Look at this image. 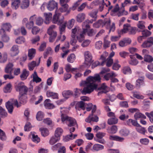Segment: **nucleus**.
Masks as SVG:
<instances>
[{"instance_id":"c03bdc74","label":"nucleus","mask_w":153,"mask_h":153,"mask_svg":"<svg viewBox=\"0 0 153 153\" xmlns=\"http://www.w3.org/2000/svg\"><path fill=\"white\" fill-rule=\"evenodd\" d=\"M29 5V0H24L21 4V7L22 9H25L27 8Z\"/></svg>"},{"instance_id":"b1692460","label":"nucleus","mask_w":153,"mask_h":153,"mask_svg":"<svg viewBox=\"0 0 153 153\" xmlns=\"http://www.w3.org/2000/svg\"><path fill=\"white\" fill-rule=\"evenodd\" d=\"M2 100L0 101V105L2 104ZM7 114L6 111L1 106H0V117L4 118L7 117Z\"/></svg>"},{"instance_id":"6e6552de","label":"nucleus","mask_w":153,"mask_h":153,"mask_svg":"<svg viewBox=\"0 0 153 153\" xmlns=\"http://www.w3.org/2000/svg\"><path fill=\"white\" fill-rule=\"evenodd\" d=\"M55 28V25H52L49 27L48 30V34L50 36L49 39V41L51 42H53L54 40L57 36V33L53 30V29Z\"/></svg>"},{"instance_id":"37998d69","label":"nucleus","mask_w":153,"mask_h":153,"mask_svg":"<svg viewBox=\"0 0 153 153\" xmlns=\"http://www.w3.org/2000/svg\"><path fill=\"white\" fill-rule=\"evenodd\" d=\"M118 122V119L115 117H111L108 119V124L111 125L114 124H116Z\"/></svg>"},{"instance_id":"473e14b6","label":"nucleus","mask_w":153,"mask_h":153,"mask_svg":"<svg viewBox=\"0 0 153 153\" xmlns=\"http://www.w3.org/2000/svg\"><path fill=\"white\" fill-rule=\"evenodd\" d=\"M65 70L67 72H71L73 73H74L75 71H77V69L76 68H72L70 64H68L66 65L65 67Z\"/></svg>"},{"instance_id":"f704fd0d","label":"nucleus","mask_w":153,"mask_h":153,"mask_svg":"<svg viewBox=\"0 0 153 153\" xmlns=\"http://www.w3.org/2000/svg\"><path fill=\"white\" fill-rule=\"evenodd\" d=\"M100 90H102L101 93H106L108 92L109 90V87L107 86L105 83L102 84L99 88Z\"/></svg>"},{"instance_id":"4468645a","label":"nucleus","mask_w":153,"mask_h":153,"mask_svg":"<svg viewBox=\"0 0 153 153\" xmlns=\"http://www.w3.org/2000/svg\"><path fill=\"white\" fill-rule=\"evenodd\" d=\"M105 135V133L104 132H99L96 134V137L98 138L95 140L97 142L100 143L102 144H104L105 143V141L103 139H100L103 138Z\"/></svg>"},{"instance_id":"a19ab883","label":"nucleus","mask_w":153,"mask_h":153,"mask_svg":"<svg viewBox=\"0 0 153 153\" xmlns=\"http://www.w3.org/2000/svg\"><path fill=\"white\" fill-rule=\"evenodd\" d=\"M98 11V10L97 9L93 10L92 11L89 13L88 15L91 17L97 20V14Z\"/></svg>"},{"instance_id":"dca6fc26","label":"nucleus","mask_w":153,"mask_h":153,"mask_svg":"<svg viewBox=\"0 0 153 153\" xmlns=\"http://www.w3.org/2000/svg\"><path fill=\"white\" fill-rule=\"evenodd\" d=\"M145 84L143 77H141L138 79L136 81V86L138 88L145 86Z\"/></svg>"},{"instance_id":"39448f33","label":"nucleus","mask_w":153,"mask_h":153,"mask_svg":"<svg viewBox=\"0 0 153 153\" xmlns=\"http://www.w3.org/2000/svg\"><path fill=\"white\" fill-rule=\"evenodd\" d=\"M15 88L16 91L19 92V95L27 94L28 90V88L22 82L16 84L15 85Z\"/></svg>"},{"instance_id":"69168bd1","label":"nucleus","mask_w":153,"mask_h":153,"mask_svg":"<svg viewBox=\"0 0 153 153\" xmlns=\"http://www.w3.org/2000/svg\"><path fill=\"white\" fill-rule=\"evenodd\" d=\"M123 72L125 74H131V71L129 67L126 66L123 68Z\"/></svg>"},{"instance_id":"f3484780","label":"nucleus","mask_w":153,"mask_h":153,"mask_svg":"<svg viewBox=\"0 0 153 153\" xmlns=\"http://www.w3.org/2000/svg\"><path fill=\"white\" fill-rule=\"evenodd\" d=\"M44 105L45 108L48 109H52L55 108V106L51 103V100L49 99H46L44 102Z\"/></svg>"},{"instance_id":"680f3d73","label":"nucleus","mask_w":153,"mask_h":153,"mask_svg":"<svg viewBox=\"0 0 153 153\" xmlns=\"http://www.w3.org/2000/svg\"><path fill=\"white\" fill-rule=\"evenodd\" d=\"M114 77H112L111 78V82L110 85V86L112 88V91H114L115 90V88L112 85V83H116L119 82L118 80Z\"/></svg>"},{"instance_id":"f257e3e1","label":"nucleus","mask_w":153,"mask_h":153,"mask_svg":"<svg viewBox=\"0 0 153 153\" xmlns=\"http://www.w3.org/2000/svg\"><path fill=\"white\" fill-rule=\"evenodd\" d=\"M100 80L101 78L98 74H95L93 76H88L85 81H82L80 83V86L84 87L82 90L77 88L74 89V96L76 97L81 93L83 94L90 93L97 88V84L96 82H100Z\"/></svg>"},{"instance_id":"1a4fd4ad","label":"nucleus","mask_w":153,"mask_h":153,"mask_svg":"<svg viewBox=\"0 0 153 153\" xmlns=\"http://www.w3.org/2000/svg\"><path fill=\"white\" fill-rule=\"evenodd\" d=\"M84 56L85 63L86 65V67H88L93 62L92 56L91 53L88 51H86L84 52Z\"/></svg>"},{"instance_id":"9b49d317","label":"nucleus","mask_w":153,"mask_h":153,"mask_svg":"<svg viewBox=\"0 0 153 153\" xmlns=\"http://www.w3.org/2000/svg\"><path fill=\"white\" fill-rule=\"evenodd\" d=\"M75 130V128L74 127H72L70 129V131L71 134L67 135L64 137L63 140L65 142H67L70 140H72L75 139L77 136V134H73L71 133L72 132H74Z\"/></svg>"},{"instance_id":"f03ea898","label":"nucleus","mask_w":153,"mask_h":153,"mask_svg":"<svg viewBox=\"0 0 153 153\" xmlns=\"http://www.w3.org/2000/svg\"><path fill=\"white\" fill-rule=\"evenodd\" d=\"M69 0H60V2L62 7L59 9L55 10V14L53 16L52 22L53 23L60 24L63 22L62 19H60L61 13L66 12L67 14L70 13V10H68V5L66 4Z\"/></svg>"},{"instance_id":"6ab92c4d","label":"nucleus","mask_w":153,"mask_h":153,"mask_svg":"<svg viewBox=\"0 0 153 153\" xmlns=\"http://www.w3.org/2000/svg\"><path fill=\"white\" fill-rule=\"evenodd\" d=\"M60 19H63V22H62L60 24H57L56 23V24H57L58 25H60L59 27V30L60 31V33L61 35L64 32H65V28L66 26V23H64L63 24H62L63 22V20H64V17L63 16L61 17V16L60 17Z\"/></svg>"},{"instance_id":"c756f323","label":"nucleus","mask_w":153,"mask_h":153,"mask_svg":"<svg viewBox=\"0 0 153 153\" xmlns=\"http://www.w3.org/2000/svg\"><path fill=\"white\" fill-rule=\"evenodd\" d=\"M36 53V50L32 48L28 50V56L29 60L32 59L35 56Z\"/></svg>"},{"instance_id":"5701e85b","label":"nucleus","mask_w":153,"mask_h":153,"mask_svg":"<svg viewBox=\"0 0 153 153\" xmlns=\"http://www.w3.org/2000/svg\"><path fill=\"white\" fill-rule=\"evenodd\" d=\"M29 74V72L26 69L23 70L21 74L20 75V77L22 80H25Z\"/></svg>"},{"instance_id":"bf43d9fd","label":"nucleus","mask_w":153,"mask_h":153,"mask_svg":"<svg viewBox=\"0 0 153 153\" xmlns=\"http://www.w3.org/2000/svg\"><path fill=\"white\" fill-rule=\"evenodd\" d=\"M108 55V53L106 52H104L103 54L101 55L100 58V60L101 61V65H103L104 62L105 61L106 57Z\"/></svg>"},{"instance_id":"e433bc0d","label":"nucleus","mask_w":153,"mask_h":153,"mask_svg":"<svg viewBox=\"0 0 153 153\" xmlns=\"http://www.w3.org/2000/svg\"><path fill=\"white\" fill-rule=\"evenodd\" d=\"M42 135L44 137L48 136L49 134V131L48 129L45 128H40Z\"/></svg>"},{"instance_id":"bb28decb","label":"nucleus","mask_w":153,"mask_h":153,"mask_svg":"<svg viewBox=\"0 0 153 153\" xmlns=\"http://www.w3.org/2000/svg\"><path fill=\"white\" fill-rule=\"evenodd\" d=\"M117 76V74H116L114 72L111 71V72L106 73L105 74L104 76V78L106 80H108L110 78H111L112 77H116Z\"/></svg>"},{"instance_id":"cd10ccee","label":"nucleus","mask_w":153,"mask_h":153,"mask_svg":"<svg viewBox=\"0 0 153 153\" xmlns=\"http://www.w3.org/2000/svg\"><path fill=\"white\" fill-rule=\"evenodd\" d=\"M104 146L100 144H96L93 146L92 149H91L93 151H98L103 149Z\"/></svg>"},{"instance_id":"7c9ffc66","label":"nucleus","mask_w":153,"mask_h":153,"mask_svg":"<svg viewBox=\"0 0 153 153\" xmlns=\"http://www.w3.org/2000/svg\"><path fill=\"white\" fill-rule=\"evenodd\" d=\"M63 131V129L61 128L58 127L55 131L54 135L60 139V137L62 136Z\"/></svg>"},{"instance_id":"c9c22d12","label":"nucleus","mask_w":153,"mask_h":153,"mask_svg":"<svg viewBox=\"0 0 153 153\" xmlns=\"http://www.w3.org/2000/svg\"><path fill=\"white\" fill-rule=\"evenodd\" d=\"M137 131L138 133L143 134H145L146 131L145 128L143 127H142L140 125L136 127L135 128Z\"/></svg>"},{"instance_id":"72a5a7b5","label":"nucleus","mask_w":153,"mask_h":153,"mask_svg":"<svg viewBox=\"0 0 153 153\" xmlns=\"http://www.w3.org/2000/svg\"><path fill=\"white\" fill-rule=\"evenodd\" d=\"M20 0H15L11 2V7L13 9H17L20 4Z\"/></svg>"},{"instance_id":"a211bd4d","label":"nucleus","mask_w":153,"mask_h":153,"mask_svg":"<svg viewBox=\"0 0 153 153\" xmlns=\"http://www.w3.org/2000/svg\"><path fill=\"white\" fill-rule=\"evenodd\" d=\"M85 103L82 101L77 102L75 108L77 110L80 111L81 110H84L85 108Z\"/></svg>"},{"instance_id":"e2e57ef3","label":"nucleus","mask_w":153,"mask_h":153,"mask_svg":"<svg viewBox=\"0 0 153 153\" xmlns=\"http://www.w3.org/2000/svg\"><path fill=\"white\" fill-rule=\"evenodd\" d=\"M7 139V137L5 133L0 129V140L2 141H5Z\"/></svg>"},{"instance_id":"f8f14e48","label":"nucleus","mask_w":153,"mask_h":153,"mask_svg":"<svg viewBox=\"0 0 153 153\" xmlns=\"http://www.w3.org/2000/svg\"><path fill=\"white\" fill-rule=\"evenodd\" d=\"M97 20L94 19H92L91 20L88 19H86L82 23V30H83L84 29H86L87 31H88V29H89L90 27V26L89 24L90 23L92 24L95 21Z\"/></svg>"},{"instance_id":"393cba45","label":"nucleus","mask_w":153,"mask_h":153,"mask_svg":"<svg viewBox=\"0 0 153 153\" xmlns=\"http://www.w3.org/2000/svg\"><path fill=\"white\" fill-rule=\"evenodd\" d=\"M27 94L19 95V103L21 104H25L27 101Z\"/></svg>"},{"instance_id":"ea45409f","label":"nucleus","mask_w":153,"mask_h":153,"mask_svg":"<svg viewBox=\"0 0 153 153\" xmlns=\"http://www.w3.org/2000/svg\"><path fill=\"white\" fill-rule=\"evenodd\" d=\"M44 16L45 17L46 21L45 23L47 24L49 23V21L51 20L52 18V14L51 13H44Z\"/></svg>"},{"instance_id":"0e129e2a","label":"nucleus","mask_w":153,"mask_h":153,"mask_svg":"<svg viewBox=\"0 0 153 153\" xmlns=\"http://www.w3.org/2000/svg\"><path fill=\"white\" fill-rule=\"evenodd\" d=\"M119 10V7L118 5L117 4L115 7H114V9L112 11L111 14L112 16H114L116 15H117L118 13V12Z\"/></svg>"},{"instance_id":"9d476101","label":"nucleus","mask_w":153,"mask_h":153,"mask_svg":"<svg viewBox=\"0 0 153 153\" xmlns=\"http://www.w3.org/2000/svg\"><path fill=\"white\" fill-rule=\"evenodd\" d=\"M46 7L48 10L50 11L58 9L57 3L54 0H50L46 3Z\"/></svg>"},{"instance_id":"aec40b11","label":"nucleus","mask_w":153,"mask_h":153,"mask_svg":"<svg viewBox=\"0 0 153 153\" xmlns=\"http://www.w3.org/2000/svg\"><path fill=\"white\" fill-rule=\"evenodd\" d=\"M10 50L12 52L11 55L13 56H16L19 53L18 46L17 45H13Z\"/></svg>"},{"instance_id":"49530a36","label":"nucleus","mask_w":153,"mask_h":153,"mask_svg":"<svg viewBox=\"0 0 153 153\" xmlns=\"http://www.w3.org/2000/svg\"><path fill=\"white\" fill-rule=\"evenodd\" d=\"M134 55H130V58L131 59L129 61V62L130 64L133 65H137L138 63V61L135 59H133Z\"/></svg>"},{"instance_id":"338daca9","label":"nucleus","mask_w":153,"mask_h":153,"mask_svg":"<svg viewBox=\"0 0 153 153\" xmlns=\"http://www.w3.org/2000/svg\"><path fill=\"white\" fill-rule=\"evenodd\" d=\"M133 96L139 99H143L144 97L143 96L139 94L138 92L135 91L133 93Z\"/></svg>"},{"instance_id":"09e8293b","label":"nucleus","mask_w":153,"mask_h":153,"mask_svg":"<svg viewBox=\"0 0 153 153\" xmlns=\"http://www.w3.org/2000/svg\"><path fill=\"white\" fill-rule=\"evenodd\" d=\"M53 51L51 48L49 47H48L46 49L44 53V57L45 58H46L48 55H51Z\"/></svg>"},{"instance_id":"4d7b16f0","label":"nucleus","mask_w":153,"mask_h":153,"mask_svg":"<svg viewBox=\"0 0 153 153\" xmlns=\"http://www.w3.org/2000/svg\"><path fill=\"white\" fill-rule=\"evenodd\" d=\"M32 76H33V80L30 81V84H31L33 82H36V83H38V76L37 75L36 72L34 71Z\"/></svg>"},{"instance_id":"58836bf2","label":"nucleus","mask_w":153,"mask_h":153,"mask_svg":"<svg viewBox=\"0 0 153 153\" xmlns=\"http://www.w3.org/2000/svg\"><path fill=\"white\" fill-rule=\"evenodd\" d=\"M60 140V139L54 135L51 137L50 138L49 143L51 145H53L57 142L59 141Z\"/></svg>"},{"instance_id":"0eeeda50","label":"nucleus","mask_w":153,"mask_h":153,"mask_svg":"<svg viewBox=\"0 0 153 153\" xmlns=\"http://www.w3.org/2000/svg\"><path fill=\"white\" fill-rule=\"evenodd\" d=\"M11 102L8 101L6 104V107L8 112L10 114H11L13 112V105L16 106L17 108L20 106L18 104V101L16 99H12Z\"/></svg>"},{"instance_id":"a878e982","label":"nucleus","mask_w":153,"mask_h":153,"mask_svg":"<svg viewBox=\"0 0 153 153\" xmlns=\"http://www.w3.org/2000/svg\"><path fill=\"white\" fill-rule=\"evenodd\" d=\"M107 130L108 133L111 134L116 133L117 131V127L116 126H113L111 127H108Z\"/></svg>"},{"instance_id":"8fccbe9b","label":"nucleus","mask_w":153,"mask_h":153,"mask_svg":"<svg viewBox=\"0 0 153 153\" xmlns=\"http://www.w3.org/2000/svg\"><path fill=\"white\" fill-rule=\"evenodd\" d=\"M12 26L9 23H6L3 24L2 25V27L4 30L5 29L6 30L10 32Z\"/></svg>"},{"instance_id":"6e6d98bb","label":"nucleus","mask_w":153,"mask_h":153,"mask_svg":"<svg viewBox=\"0 0 153 153\" xmlns=\"http://www.w3.org/2000/svg\"><path fill=\"white\" fill-rule=\"evenodd\" d=\"M7 59V55L6 52L4 53L1 56L0 60V63H4L6 62Z\"/></svg>"},{"instance_id":"2eb2a0df","label":"nucleus","mask_w":153,"mask_h":153,"mask_svg":"<svg viewBox=\"0 0 153 153\" xmlns=\"http://www.w3.org/2000/svg\"><path fill=\"white\" fill-rule=\"evenodd\" d=\"M99 120L98 117L96 115H93V114H90L88 117L85 119V121L87 123H90L91 121L97 122Z\"/></svg>"},{"instance_id":"603ef678","label":"nucleus","mask_w":153,"mask_h":153,"mask_svg":"<svg viewBox=\"0 0 153 153\" xmlns=\"http://www.w3.org/2000/svg\"><path fill=\"white\" fill-rule=\"evenodd\" d=\"M119 133L122 135L126 136L129 134V131L127 129L124 128L121 129L119 131Z\"/></svg>"},{"instance_id":"423d86ee","label":"nucleus","mask_w":153,"mask_h":153,"mask_svg":"<svg viewBox=\"0 0 153 153\" xmlns=\"http://www.w3.org/2000/svg\"><path fill=\"white\" fill-rule=\"evenodd\" d=\"M110 21L109 18H106L104 20H100L94 23L93 26L94 27L98 28L101 27H105L108 28L109 26Z\"/></svg>"},{"instance_id":"13d9d810","label":"nucleus","mask_w":153,"mask_h":153,"mask_svg":"<svg viewBox=\"0 0 153 153\" xmlns=\"http://www.w3.org/2000/svg\"><path fill=\"white\" fill-rule=\"evenodd\" d=\"M104 0H95L91 3L90 5H100L104 3Z\"/></svg>"},{"instance_id":"412c9836","label":"nucleus","mask_w":153,"mask_h":153,"mask_svg":"<svg viewBox=\"0 0 153 153\" xmlns=\"http://www.w3.org/2000/svg\"><path fill=\"white\" fill-rule=\"evenodd\" d=\"M76 20L78 22H81L85 19L86 15L84 13H81L77 14L76 16Z\"/></svg>"},{"instance_id":"774afa93","label":"nucleus","mask_w":153,"mask_h":153,"mask_svg":"<svg viewBox=\"0 0 153 153\" xmlns=\"http://www.w3.org/2000/svg\"><path fill=\"white\" fill-rule=\"evenodd\" d=\"M36 65V62L33 61L28 64V67L29 70H33Z\"/></svg>"},{"instance_id":"20e7f679","label":"nucleus","mask_w":153,"mask_h":153,"mask_svg":"<svg viewBox=\"0 0 153 153\" xmlns=\"http://www.w3.org/2000/svg\"><path fill=\"white\" fill-rule=\"evenodd\" d=\"M60 108L61 109H62L63 108L64 109V110L61 111V112L62 113L61 117L62 121L63 123L65 122L69 126H77V125L76 121L72 117H68L66 115L63 113V111L66 113L67 112V109L62 107H60Z\"/></svg>"},{"instance_id":"79ce46f5","label":"nucleus","mask_w":153,"mask_h":153,"mask_svg":"<svg viewBox=\"0 0 153 153\" xmlns=\"http://www.w3.org/2000/svg\"><path fill=\"white\" fill-rule=\"evenodd\" d=\"M134 117L136 120H137L140 118L143 119H146V117L144 115L140 112L136 113L134 115Z\"/></svg>"},{"instance_id":"a18cd8bd","label":"nucleus","mask_w":153,"mask_h":153,"mask_svg":"<svg viewBox=\"0 0 153 153\" xmlns=\"http://www.w3.org/2000/svg\"><path fill=\"white\" fill-rule=\"evenodd\" d=\"M119 61L117 59L114 60V62L112 66V69L115 70H118L120 67V65L119 64Z\"/></svg>"},{"instance_id":"2f4dec72","label":"nucleus","mask_w":153,"mask_h":153,"mask_svg":"<svg viewBox=\"0 0 153 153\" xmlns=\"http://www.w3.org/2000/svg\"><path fill=\"white\" fill-rule=\"evenodd\" d=\"M131 26L128 24H126L124 25L123 28L120 32H119V34H121L128 33Z\"/></svg>"},{"instance_id":"7ed1b4c3","label":"nucleus","mask_w":153,"mask_h":153,"mask_svg":"<svg viewBox=\"0 0 153 153\" xmlns=\"http://www.w3.org/2000/svg\"><path fill=\"white\" fill-rule=\"evenodd\" d=\"M87 32L86 29H84L83 30L79 27H76L72 30L71 37L72 39L70 41V43L73 45H74L77 41L75 39L76 36L79 42H81L84 39V35Z\"/></svg>"},{"instance_id":"864d4df0","label":"nucleus","mask_w":153,"mask_h":153,"mask_svg":"<svg viewBox=\"0 0 153 153\" xmlns=\"http://www.w3.org/2000/svg\"><path fill=\"white\" fill-rule=\"evenodd\" d=\"M76 59L75 55L73 54H71L68 56L67 58V61L70 63H73Z\"/></svg>"},{"instance_id":"c85d7f7f","label":"nucleus","mask_w":153,"mask_h":153,"mask_svg":"<svg viewBox=\"0 0 153 153\" xmlns=\"http://www.w3.org/2000/svg\"><path fill=\"white\" fill-rule=\"evenodd\" d=\"M62 94L63 97L66 100L73 95V92L72 91L70 90L64 91L62 92Z\"/></svg>"},{"instance_id":"de8ad7c7","label":"nucleus","mask_w":153,"mask_h":153,"mask_svg":"<svg viewBox=\"0 0 153 153\" xmlns=\"http://www.w3.org/2000/svg\"><path fill=\"white\" fill-rule=\"evenodd\" d=\"M29 19L33 23L35 22L36 25H38V17L37 15L35 14L31 16Z\"/></svg>"},{"instance_id":"4be33fe9","label":"nucleus","mask_w":153,"mask_h":153,"mask_svg":"<svg viewBox=\"0 0 153 153\" xmlns=\"http://www.w3.org/2000/svg\"><path fill=\"white\" fill-rule=\"evenodd\" d=\"M13 65L12 63L10 62L8 63L5 68V72L7 73L11 74L13 71Z\"/></svg>"},{"instance_id":"ddd939ff","label":"nucleus","mask_w":153,"mask_h":153,"mask_svg":"<svg viewBox=\"0 0 153 153\" xmlns=\"http://www.w3.org/2000/svg\"><path fill=\"white\" fill-rule=\"evenodd\" d=\"M0 35H1V39L4 42H7L9 40V37L6 34L5 31L3 28L0 29Z\"/></svg>"},{"instance_id":"052dcab7","label":"nucleus","mask_w":153,"mask_h":153,"mask_svg":"<svg viewBox=\"0 0 153 153\" xmlns=\"http://www.w3.org/2000/svg\"><path fill=\"white\" fill-rule=\"evenodd\" d=\"M105 63H106L107 66L110 67L113 63V59L108 58L106 59H105V61L104 62L103 64Z\"/></svg>"},{"instance_id":"3c124183","label":"nucleus","mask_w":153,"mask_h":153,"mask_svg":"<svg viewBox=\"0 0 153 153\" xmlns=\"http://www.w3.org/2000/svg\"><path fill=\"white\" fill-rule=\"evenodd\" d=\"M12 85L10 83L7 84L4 88V93H10L12 90Z\"/></svg>"},{"instance_id":"4c0bfd02","label":"nucleus","mask_w":153,"mask_h":153,"mask_svg":"<svg viewBox=\"0 0 153 153\" xmlns=\"http://www.w3.org/2000/svg\"><path fill=\"white\" fill-rule=\"evenodd\" d=\"M109 139L111 140H116L118 141L122 142L123 141L124 138L116 135H110Z\"/></svg>"},{"instance_id":"5fc2aeb1","label":"nucleus","mask_w":153,"mask_h":153,"mask_svg":"<svg viewBox=\"0 0 153 153\" xmlns=\"http://www.w3.org/2000/svg\"><path fill=\"white\" fill-rule=\"evenodd\" d=\"M74 22L75 20L72 19L69 20L67 23H65L68 28L69 29H71L74 26Z\"/></svg>"}]
</instances>
